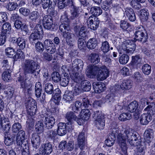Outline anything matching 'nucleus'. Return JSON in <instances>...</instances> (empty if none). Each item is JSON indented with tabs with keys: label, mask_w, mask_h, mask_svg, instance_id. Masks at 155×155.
Here are the masks:
<instances>
[{
	"label": "nucleus",
	"mask_w": 155,
	"mask_h": 155,
	"mask_svg": "<svg viewBox=\"0 0 155 155\" xmlns=\"http://www.w3.org/2000/svg\"><path fill=\"white\" fill-rule=\"evenodd\" d=\"M117 139L118 143L125 155L128 154L126 140L133 147L140 145L141 142H142L140 138H138L137 137L134 131L130 129L125 130L123 134H119Z\"/></svg>",
	"instance_id": "nucleus-1"
},
{
	"label": "nucleus",
	"mask_w": 155,
	"mask_h": 155,
	"mask_svg": "<svg viewBox=\"0 0 155 155\" xmlns=\"http://www.w3.org/2000/svg\"><path fill=\"white\" fill-rule=\"evenodd\" d=\"M40 67L38 63L33 60L27 59L24 62L23 69L24 74L26 77L28 75H31L32 77L36 78L39 74L40 71V69L38 71H36Z\"/></svg>",
	"instance_id": "nucleus-2"
},
{
	"label": "nucleus",
	"mask_w": 155,
	"mask_h": 155,
	"mask_svg": "<svg viewBox=\"0 0 155 155\" xmlns=\"http://www.w3.org/2000/svg\"><path fill=\"white\" fill-rule=\"evenodd\" d=\"M93 117L97 127L99 129H103L105 126V117L101 111H96L94 112Z\"/></svg>",
	"instance_id": "nucleus-3"
},
{
	"label": "nucleus",
	"mask_w": 155,
	"mask_h": 155,
	"mask_svg": "<svg viewBox=\"0 0 155 155\" xmlns=\"http://www.w3.org/2000/svg\"><path fill=\"white\" fill-rule=\"evenodd\" d=\"M69 7L70 19L72 20H75V24H77L79 21L78 18L80 17L81 13V11H80V7L75 5L73 2L72 1Z\"/></svg>",
	"instance_id": "nucleus-4"
},
{
	"label": "nucleus",
	"mask_w": 155,
	"mask_h": 155,
	"mask_svg": "<svg viewBox=\"0 0 155 155\" xmlns=\"http://www.w3.org/2000/svg\"><path fill=\"white\" fill-rule=\"evenodd\" d=\"M11 29L10 24L8 22L5 23L2 26L1 33H0V39H6L10 38L9 31Z\"/></svg>",
	"instance_id": "nucleus-5"
},
{
	"label": "nucleus",
	"mask_w": 155,
	"mask_h": 155,
	"mask_svg": "<svg viewBox=\"0 0 155 155\" xmlns=\"http://www.w3.org/2000/svg\"><path fill=\"white\" fill-rule=\"evenodd\" d=\"M31 141L34 149H33L32 150H31V153H35L40 145V139L39 134L36 133L33 134Z\"/></svg>",
	"instance_id": "nucleus-6"
},
{
	"label": "nucleus",
	"mask_w": 155,
	"mask_h": 155,
	"mask_svg": "<svg viewBox=\"0 0 155 155\" xmlns=\"http://www.w3.org/2000/svg\"><path fill=\"white\" fill-rule=\"evenodd\" d=\"M109 74V72L107 67L105 66H101L98 71L97 78L99 81H103L106 79Z\"/></svg>",
	"instance_id": "nucleus-7"
},
{
	"label": "nucleus",
	"mask_w": 155,
	"mask_h": 155,
	"mask_svg": "<svg viewBox=\"0 0 155 155\" xmlns=\"http://www.w3.org/2000/svg\"><path fill=\"white\" fill-rule=\"evenodd\" d=\"M100 21L97 17L90 16L87 21V25L88 28L93 30H96L98 26Z\"/></svg>",
	"instance_id": "nucleus-8"
},
{
	"label": "nucleus",
	"mask_w": 155,
	"mask_h": 155,
	"mask_svg": "<svg viewBox=\"0 0 155 155\" xmlns=\"http://www.w3.org/2000/svg\"><path fill=\"white\" fill-rule=\"evenodd\" d=\"M53 150L52 144L50 143H47L42 144L40 149V154L49 155Z\"/></svg>",
	"instance_id": "nucleus-9"
},
{
	"label": "nucleus",
	"mask_w": 155,
	"mask_h": 155,
	"mask_svg": "<svg viewBox=\"0 0 155 155\" xmlns=\"http://www.w3.org/2000/svg\"><path fill=\"white\" fill-rule=\"evenodd\" d=\"M16 138V143L18 145H26L28 143L27 141H25V131L21 130L18 132Z\"/></svg>",
	"instance_id": "nucleus-10"
},
{
	"label": "nucleus",
	"mask_w": 155,
	"mask_h": 155,
	"mask_svg": "<svg viewBox=\"0 0 155 155\" xmlns=\"http://www.w3.org/2000/svg\"><path fill=\"white\" fill-rule=\"evenodd\" d=\"M42 31V27L39 24L36 25L35 28H34V32L31 34L30 36V39H41L42 37L40 35V32Z\"/></svg>",
	"instance_id": "nucleus-11"
},
{
	"label": "nucleus",
	"mask_w": 155,
	"mask_h": 155,
	"mask_svg": "<svg viewBox=\"0 0 155 155\" xmlns=\"http://www.w3.org/2000/svg\"><path fill=\"white\" fill-rule=\"evenodd\" d=\"M85 76L84 74L80 73L73 72L71 75V79L75 82L79 83L80 82L85 80Z\"/></svg>",
	"instance_id": "nucleus-12"
},
{
	"label": "nucleus",
	"mask_w": 155,
	"mask_h": 155,
	"mask_svg": "<svg viewBox=\"0 0 155 155\" xmlns=\"http://www.w3.org/2000/svg\"><path fill=\"white\" fill-rule=\"evenodd\" d=\"M84 63L80 59H75L72 63V71L73 72H77L79 69L83 68Z\"/></svg>",
	"instance_id": "nucleus-13"
},
{
	"label": "nucleus",
	"mask_w": 155,
	"mask_h": 155,
	"mask_svg": "<svg viewBox=\"0 0 155 155\" xmlns=\"http://www.w3.org/2000/svg\"><path fill=\"white\" fill-rule=\"evenodd\" d=\"M44 125L45 128L47 129H51L54 126L55 123V119L53 117L48 116L45 117Z\"/></svg>",
	"instance_id": "nucleus-14"
},
{
	"label": "nucleus",
	"mask_w": 155,
	"mask_h": 155,
	"mask_svg": "<svg viewBox=\"0 0 155 155\" xmlns=\"http://www.w3.org/2000/svg\"><path fill=\"white\" fill-rule=\"evenodd\" d=\"M101 66L99 65H94L89 64L87 66L86 71L88 73L87 74L89 75H95L97 74L99 69Z\"/></svg>",
	"instance_id": "nucleus-15"
},
{
	"label": "nucleus",
	"mask_w": 155,
	"mask_h": 155,
	"mask_svg": "<svg viewBox=\"0 0 155 155\" xmlns=\"http://www.w3.org/2000/svg\"><path fill=\"white\" fill-rule=\"evenodd\" d=\"M93 86L95 92L99 94L103 92L106 88L105 84L100 82L93 83Z\"/></svg>",
	"instance_id": "nucleus-16"
},
{
	"label": "nucleus",
	"mask_w": 155,
	"mask_h": 155,
	"mask_svg": "<svg viewBox=\"0 0 155 155\" xmlns=\"http://www.w3.org/2000/svg\"><path fill=\"white\" fill-rule=\"evenodd\" d=\"M85 137L84 133L83 132L80 133L77 139L79 147L82 150L85 147Z\"/></svg>",
	"instance_id": "nucleus-17"
},
{
	"label": "nucleus",
	"mask_w": 155,
	"mask_h": 155,
	"mask_svg": "<svg viewBox=\"0 0 155 155\" xmlns=\"http://www.w3.org/2000/svg\"><path fill=\"white\" fill-rule=\"evenodd\" d=\"M152 119L151 115L149 113H144L142 114L140 117V122L142 125H146L150 122Z\"/></svg>",
	"instance_id": "nucleus-18"
},
{
	"label": "nucleus",
	"mask_w": 155,
	"mask_h": 155,
	"mask_svg": "<svg viewBox=\"0 0 155 155\" xmlns=\"http://www.w3.org/2000/svg\"><path fill=\"white\" fill-rule=\"evenodd\" d=\"M124 14L130 21H134L136 19L134 12L131 8H126L124 12Z\"/></svg>",
	"instance_id": "nucleus-19"
},
{
	"label": "nucleus",
	"mask_w": 155,
	"mask_h": 155,
	"mask_svg": "<svg viewBox=\"0 0 155 155\" xmlns=\"http://www.w3.org/2000/svg\"><path fill=\"white\" fill-rule=\"evenodd\" d=\"M57 134L60 136H62L65 135L67 133L66 125L65 123H59L58 125Z\"/></svg>",
	"instance_id": "nucleus-20"
},
{
	"label": "nucleus",
	"mask_w": 155,
	"mask_h": 155,
	"mask_svg": "<svg viewBox=\"0 0 155 155\" xmlns=\"http://www.w3.org/2000/svg\"><path fill=\"white\" fill-rule=\"evenodd\" d=\"M136 48V44L135 43H132V44H130V45L127 47H126L125 48H124L122 49V50L120 51V53L121 54L123 53V52L126 53L128 54H132L134 51L135 50Z\"/></svg>",
	"instance_id": "nucleus-21"
},
{
	"label": "nucleus",
	"mask_w": 155,
	"mask_h": 155,
	"mask_svg": "<svg viewBox=\"0 0 155 155\" xmlns=\"http://www.w3.org/2000/svg\"><path fill=\"white\" fill-rule=\"evenodd\" d=\"M88 59L91 63L94 64H97L100 60L99 55L95 53H92L88 55Z\"/></svg>",
	"instance_id": "nucleus-22"
},
{
	"label": "nucleus",
	"mask_w": 155,
	"mask_h": 155,
	"mask_svg": "<svg viewBox=\"0 0 155 155\" xmlns=\"http://www.w3.org/2000/svg\"><path fill=\"white\" fill-rule=\"evenodd\" d=\"M102 10L98 6H93L90 9V13L92 15L93 17L98 16L102 13Z\"/></svg>",
	"instance_id": "nucleus-23"
},
{
	"label": "nucleus",
	"mask_w": 155,
	"mask_h": 155,
	"mask_svg": "<svg viewBox=\"0 0 155 155\" xmlns=\"http://www.w3.org/2000/svg\"><path fill=\"white\" fill-rule=\"evenodd\" d=\"M18 146L17 147V150L19 151L21 150L22 155H31V152H29L28 148V143H26V145H18Z\"/></svg>",
	"instance_id": "nucleus-24"
},
{
	"label": "nucleus",
	"mask_w": 155,
	"mask_h": 155,
	"mask_svg": "<svg viewBox=\"0 0 155 155\" xmlns=\"http://www.w3.org/2000/svg\"><path fill=\"white\" fill-rule=\"evenodd\" d=\"M15 136V134H13L11 135L10 134H4V142L5 144L7 146L12 145Z\"/></svg>",
	"instance_id": "nucleus-25"
},
{
	"label": "nucleus",
	"mask_w": 155,
	"mask_h": 155,
	"mask_svg": "<svg viewBox=\"0 0 155 155\" xmlns=\"http://www.w3.org/2000/svg\"><path fill=\"white\" fill-rule=\"evenodd\" d=\"M149 104L144 109V111L147 112L151 115L152 114L153 115L155 114V103L152 102H150Z\"/></svg>",
	"instance_id": "nucleus-26"
},
{
	"label": "nucleus",
	"mask_w": 155,
	"mask_h": 155,
	"mask_svg": "<svg viewBox=\"0 0 155 155\" xmlns=\"http://www.w3.org/2000/svg\"><path fill=\"white\" fill-rule=\"evenodd\" d=\"M81 87L83 91H90L91 88V84L88 81L86 80L82 81L81 83Z\"/></svg>",
	"instance_id": "nucleus-27"
},
{
	"label": "nucleus",
	"mask_w": 155,
	"mask_h": 155,
	"mask_svg": "<svg viewBox=\"0 0 155 155\" xmlns=\"http://www.w3.org/2000/svg\"><path fill=\"white\" fill-rule=\"evenodd\" d=\"M132 82L131 80H128L123 81L121 85V89L124 90H128L132 87Z\"/></svg>",
	"instance_id": "nucleus-28"
},
{
	"label": "nucleus",
	"mask_w": 155,
	"mask_h": 155,
	"mask_svg": "<svg viewBox=\"0 0 155 155\" xmlns=\"http://www.w3.org/2000/svg\"><path fill=\"white\" fill-rule=\"evenodd\" d=\"M139 13V16L140 19L143 21H146L148 19L149 13L145 9L141 10Z\"/></svg>",
	"instance_id": "nucleus-29"
},
{
	"label": "nucleus",
	"mask_w": 155,
	"mask_h": 155,
	"mask_svg": "<svg viewBox=\"0 0 155 155\" xmlns=\"http://www.w3.org/2000/svg\"><path fill=\"white\" fill-rule=\"evenodd\" d=\"M112 6L114 10L116 11L115 12H117L122 10V4L118 0H114L112 2Z\"/></svg>",
	"instance_id": "nucleus-30"
},
{
	"label": "nucleus",
	"mask_w": 155,
	"mask_h": 155,
	"mask_svg": "<svg viewBox=\"0 0 155 155\" xmlns=\"http://www.w3.org/2000/svg\"><path fill=\"white\" fill-rule=\"evenodd\" d=\"M42 87L41 84L39 82L36 83L35 87V93L36 97L37 98H39L41 94Z\"/></svg>",
	"instance_id": "nucleus-31"
},
{
	"label": "nucleus",
	"mask_w": 155,
	"mask_h": 155,
	"mask_svg": "<svg viewBox=\"0 0 155 155\" xmlns=\"http://www.w3.org/2000/svg\"><path fill=\"white\" fill-rule=\"evenodd\" d=\"M138 104L136 101H134L128 105V110L130 112H134L137 109Z\"/></svg>",
	"instance_id": "nucleus-32"
},
{
	"label": "nucleus",
	"mask_w": 155,
	"mask_h": 155,
	"mask_svg": "<svg viewBox=\"0 0 155 155\" xmlns=\"http://www.w3.org/2000/svg\"><path fill=\"white\" fill-rule=\"evenodd\" d=\"M29 15V18L30 20L34 22H36L40 16L39 12L36 11H33L30 13Z\"/></svg>",
	"instance_id": "nucleus-33"
},
{
	"label": "nucleus",
	"mask_w": 155,
	"mask_h": 155,
	"mask_svg": "<svg viewBox=\"0 0 155 155\" xmlns=\"http://www.w3.org/2000/svg\"><path fill=\"white\" fill-rule=\"evenodd\" d=\"M71 0H58V8L63 9L68 6L71 2Z\"/></svg>",
	"instance_id": "nucleus-34"
},
{
	"label": "nucleus",
	"mask_w": 155,
	"mask_h": 155,
	"mask_svg": "<svg viewBox=\"0 0 155 155\" xmlns=\"http://www.w3.org/2000/svg\"><path fill=\"white\" fill-rule=\"evenodd\" d=\"M11 73L10 69L5 70L2 75V79L6 81H8L11 79Z\"/></svg>",
	"instance_id": "nucleus-35"
},
{
	"label": "nucleus",
	"mask_w": 155,
	"mask_h": 155,
	"mask_svg": "<svg viewBox=\"0 0 155 155\" xmlns=\"http://www.w3.org/2000/svg\"><path fill=\"white\" fill-rule=\"evenodd\" d=\"M76 115L73 112H68L65 115V118L68 121L72 122L75 120L77 118Z\"/></svg>",
	"instance_id": "nucleus-36"
},
{
	"label": "nucleus",
	"mask_w": 155,
	"mask_h": 155,
	"mask_svg": "<svg viewBox=\"0 0 155 155\" xmlns=\"http://www.w3.org/2000/svg\"><path fill=\"white\" fill-rule=\"evenodd\" d=\"M14 122L12 127V131L13 133H17L22 129V126L21 124L17 121L15 120Z\"/></svg>",
	"instance_id": "nucleus-37"
},
{
	"label": "nucleus",
	"mask_w": 155,
	"mask_h": 155,
	"mask_svg": "<svg viewBox=\"0 0 155 155\" xmlns=\"http://www.w3.org/2000/svg\"><path fill=\"white\" fill-rule=\"evenodd\" d=\"M52 81L55 83L59 82L61 78V75L57 71L53 72L51 74Z\"/></svg>",
	"instance_id": "nucleus-38"
},
{
	"label": "nucleus",
	"mask_w": 155,
	"mask_h": 155,
	"mask_svg": "<svg viewBox=\"0 0 155 155\" xmlns=\"http://www.w3.org/2000/svg\"><path fill=\"white\" fill-rule=\"evenodd\" d=\"M135 37L134 38V39H136V38H139L140 39H143L144 38V39H147L148 37L147 34L145 31V32L142 31H136L135 33Z\"/></svg>",
	"instance_id": "nucleus-39"
},
{
	"label": "nucleus",
	"mask_w": 155,
	"mask_h": 155,
	"mask_svg": "<svg viewBox=\"0 0 155 155\" xmlns=\"http://www.w3.org/2000/svg\"><path fill=\"white\" fill-rule=\"evenodd\" d=\"M69 79L70 77L69 75H64L60 81L61 86L64 87L67 86L69 84Z\"/></svg>",
	"instance_id": "nucleus-40"
},
{
	"label": "nucleus",
	"mask_w": 155,
	"mask_h": 155,
	"mask_svg": "<svg viewBox=\"0 0 155 155\" xmlns=\"http://www.w3.org/2000/svg\"><path fill=\"white\" fill-rule=\"evenodd\" d=\"M130 25L127 21L124 20L120 21V27L123 31L130 30Z\"/></svg>",
	"instance_id": "nucleus-41"
},
{
	"label": "nucleus",
	"mask_w": 155,
	"mask_h": 155,
	"mask_svg": "<svg viewBox=\"0 0 155 155\" xmlns=\"http://www.w3.org/2000/svg\"><path fill=\"white\" fill-rule=\"evenodd\" d=\"M45 92L48 94L54 93V87L53 85L50 83L46 84L45 87Z\"/></svg>",
	"instance_id": "nucleus-42"
},
{
	"label": "nucleus",
	"mask_w": 155,
	"mask_h": 155,
	"mask_svg": "<svg viewBox=\"0 0 155 155\" xmlns=\"http://www.w3.org/2000/svg\"><path fill=\"white\" fill-rule=\"evenodd\" d=\"M35 129L37 132V134H40L43 131L44 125L42 122L39 121L36 123L35 125Z\"/></svg>",
	"instance_id": "nucleus-43"
},
{
	"label": "nucleus",
	"mask_w": 155,
	"mask_h": 155,
	"mask_svg": "<svg viewBox=\"0 0 155 155\" xmlns=\"http://www.w3.org/2000/svg\"><path fill=\"white\" fill-rule=\"evenodd\" d=\"M41 6L44 9H47L48 7L51 5V3L52 4H56V0L53 2L51 0H42Z\"/></svg>",
	"instance_id": "nucleus-44"
},
{
	"label": "nucleus",
	"mask_w": 155,
	"mask_h": 155,
	"mask_svg": "<svg viewBox=\"0 0 155 155\" xmlns=\"http://www.w3.org/2000/svg\"><path fill=\"white\" fill-rule=\"evenodd\" d=\"M55 4H52L51 3L50 6L48 7L47 12L48 14V15H50L52 17H54L56 15V12L54 8V7Z\"/></svg>",
	"instance_id": "nucleus-45"
},
{
	"label": "nucleus",
	"mask_w": 155,
	"mask_h": 155,
	"mask_svg": "<svg viewBox=\"0 0 155 155\" xmlns=\"http://www.w3.org/2000/svg\"><path fill=\"white\" fill-rule=\"evenodd\" d=\"M97 41L96 39H89L87 43V47L90 49L94 48L97 46Z\"/></svg>",
	"instance_id": "nucleus-46"
},
{
	"label": "nucleus",
	"mask_w": 155,
	"mask_h": 155,
	"mask_svg": "<svg viewBox=\"0 0 155 155\" xmlns=\"http://www.w3.org/2000/svg\"><path fill=\"white\" fill-rule=\"evenodd\" d=\"M124 54L120 56L119 59L120 63L122 64H126L128 62L129 57L127 54H125V52H123Z\"/></svg>",
	"instance_id": "nucleus-47"
},
{
	"label": "nucleus",
	"mask_w": 155,
	"mask_h": 155,
	"mask_svg": "<svg viewBox=\"0 0 155 155\" xmlns=\"http://www.w3.org/2000/svg\"><path fill=\"white\" fill-rule=\"evenodd\" d=\"M59 29L63 34L70 30V25L68 24H62L59 26Z\"/></svg>",
	"instance_id": "nucleus-48"
},
{
	"label": "nucleus",
	"mask_w": 155,
	"mask_h": 155,
	"mask_svg": "<svg viewBox=\"0 0 155 155\" xmlns=\"http://www.w3.org/2000/svg\"><path fill=\"white\" fill-rule=\"evenodd\" d=\"M131 118V115L128 113H124L121 114L118 117L119 119L122 121L130 120Z\"/></svg>",
	"instance_id": "nucleus-49"
},
{
	"label": "nucleus",
	"mask_w": 155,
	"mask_h": 155,
	"mask_svg": "<svg viewBox=\"0 0 155 155\" xmlns=\"http://www.w3.org/2000/svg\"><path fill=\"white\" fill-rule=\"evenodd\" d=\"M81 113L82 118H83L84 120H87L89 119L91 115V113L89 109L83 110L81 111Z\"/></svg>",
	"instance_id": "nucleus-50"
},
{
	"label": "nucleus",
	"mask_w": 155,
	"mask_h": 155,
	"mask_svg": "<svg viewBox=\"0 0 155 155\" xmlns=\"http://www.w3.org/2000/svg\"><path fill=\"white\" fill-rule=\"evenodd\" d=\"M142 58H140L138 55L133 56L132 60L130 63L131 65L134 66L135 64H138L141 62Z\"/></svg>",
	"instance_id": "nucleus-51"
},
{
	"label": "nucleus",
	"mask_w": 155,
	"mask_h": 155,
	"mask_svg": "<svg viewBox=\"0 0 155 155\" xmlns=\"http://www.w3.org/2000/svg\"><path fill=\"white\" fill-rule=\"evenodd\" d=\"M118 130L117 129L113 128L111 129L108 134V137H110V138L113 139L115 140L116 136L118 135Z\"/></svg>",
	"instance_id": "nucleus-52"
},
{
	"label": "nucleus",
	"mask_w": 155,
	"mask_h": 155,
	"mask_svg": "<svg viewBox=\"0 0 155 155\" xmlns=\"http://www.w3.org/2000/svg\"><path fill=\"white\" fill-rule=\"evenodd\" d=\"M152 134L151 130H146L144 133V139L148 143H149L151 141L152 136Z\"/></svg>",
	"instance_id": "nucleus-53"
},
{
	"label": "nucleus",
	"mask_w": 155,
	"mask_h": 155,
	"mask_svg": "<svg viewBox=\"0 0 155 155\" xmlns=\"http://www.w3.org/2000/svg\"><path fill=\"white\" fill-rule=\"evenodd\" d=\"M140 145L136 146L137 150L135 155H143L144 153V146L142 145L141 142Z\"/></svg>",
	"instance_id": "nucleus-54"
},
{
	"label": "nucleus",
	"mask_w": 155,
	"mask_h": 155,
	"mask_svg": "<svg viewBox=\"0 0 155 155\" xmlns=\"http://www.w3.org/2000/svg\"><path fill=\"white\" fill-rule=\"evenodd\" d=\"M6 55L8 57L12 58L15 53L14 49L12 47H8L5 49Z\"/></svg>",
	"instance_id": "nucleus-55"
},
{
	"label": "nucleus",
	"mask_w": 155,
	"mask_h": 155,
	"mask_svg": "<svg viewBox=\"0 0 155 155\" xmlns=\"http://www.w3.org/2000/svg\"><path fill=\"white\" fill-rule=\"evenodd\" d=\"M151 67L148 64H145L143 65L142 67V69L143 72L147 75H149L151 71Z\"/></svg>",
	"instance_id": "nucleus-56"
},
{
	"label": "nucleus",
	"mask_w": 155,
	"mask_h": 155,
	"mask_svg": "<svg viewBox=\"0 0 155 155\" xmlns=\"http://www.w3.org/2000/svg\"><path fill=\"white\" fill-rule=\"evenodd\" d=\"M82 104V106L85 108L90 109L92 107V102H90L87 98H84L83 99Z\"/></svg>",
	"instance_id": "nucleus-57"
},
{
	"label": "nucleus",
	"mask_w": 155,
	"mask_h": 155,
	"mask_svg": "<svg viewBox=\"0 0 155 155\" xmlns=\"http://www.w3.org/2000/svg\"><path fill=\"white\" fill-rule=\"evenodd\" d=\"M18 6V5L16 2H9L8 3L6 8L7 9L10 11L15 10Z\"/></svg>",
	"instance_id": "nucleus-58"
},
{
	"label": "nucleus",
	"mask_w": 155,
	"mask_h": 155,
	"mask_svg": "<svg viewBox=\"0 0 155 155\" xmlns=\"http://www.w3.org/2000/svg\"><path fill=\"white\" fill-rule=\"evenodd\" d=\"M101 49L104 53H107L109 50V46L107 41H105L102 43Z\"/></svg>",
	"instance_id": "nucleus-59"
},
{
	"label": "nucleus",
	"mask_w": 155,
	"mask_h": 155,
	"mask_svg": "<svg viewBox=\"0 0 155 155\" xmlns=\"http://www.w3.org/2000/svg\"><path fill=\"white\" fill-rule=\"evenodd\" d=\"M112 0H105L103 2V4L101 6L102 8L105 11H107L109 8L110 5L112 3Z\"/></svg>",
	"instance_id": "nucleus-60"
},
{
	"label": "nucleus",
	"mask_w": 155,
	"mask_h": 155,
	"mask_svg": "<svg viewBox=\"0 0 155 155\" xmlns=\"http://www.w3.org/2000/svg\"><path fill=\"white\" fill-rule=\"evenodd\" d=\"M139 2H140L138 0H132L130 2V4L133 8L136 9H139L141 7Z\"/></svg>",
	"instance_id": "nucleus-61"
},
{
	"label": "nucleus",
	"mask_w": 155,
	"mask_h": 155,
	"mask_svg": "<svg viewBox=\"0 0 155 155\" xmlns=\"http://www.w3.org/2000/svg\"><path fill=\"white\" fill-rule=\"evenodd\" d=\"M82 90L81 87L78 84H76L73 87V94L75 95H77L81 93Z\"/></svg>",
	"instance_id": "nucleus-62"
},
{
	"label": "nucleus",
	"mask_w": 155,
	"mask_h": 155,
	"mask_svg": "<svg viewBox=\"0 0 155 155\" xmlns=\"http://www.w3.org/2000/svg\"><path fill=\"white\" fill-rule=\"evenodd\" d=\"M54 91L55 93L54 92V93L55 94L53 96L54 99L58 101H60L61 99V90L59 88H57L55 89Z\"/></svg>",
	"instance_id": "nucleus-63"
},
{
	"label": "nucleus",
	"mask_w": 155,
	"mask_h": 155,
	"mask_svg": "<svg viewBox=\"0 0 155 155\" xmlns=\"http://www.w3.org/2000/svg\"><path fill=\"white\" fill-rule=\"evenodd\" d=\"M25 104L26 107H37L36 102L32 99L27 100L25 103Z\"/></svg>",
	"instance_id": "nucleus-64"
}]
</instances>
